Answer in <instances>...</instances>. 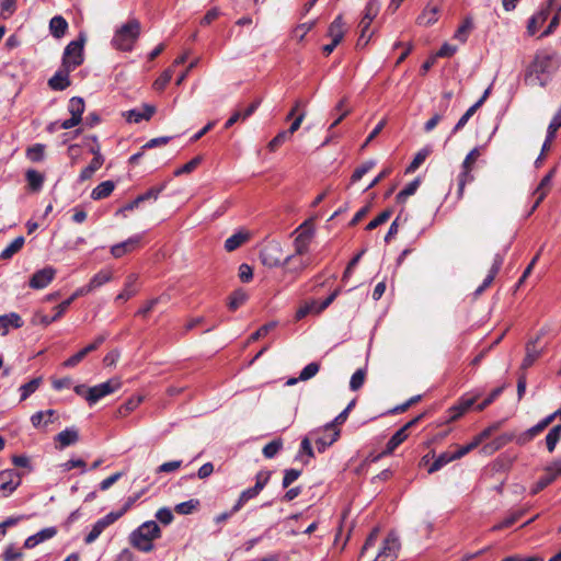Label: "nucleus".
<instances>
[{
  "label": "nucleus",
  "instance_id": "obj_63",
  "mask_svg": "<svg viewBox=\"0 0 561 561\" xmlns=\"http://www.w3.org/2000/svg\"><path fill=\"white\" fill-rule=\"evenodd\" d=\"M290 136L285 131H279L267 145L270 151H276Z\"/></svg>",
  "mask_w": 561,
  "mask_h": 561
},
{
  "label": "nucleus",
  "instance_id": "obj_11",
  "mask_svg": "<svg viewBox=\"0 0 561 561\" xmlns=\"http://www.w3.org/2000/svg\"><path fill=\"white\" fill-rule=\"evenodd\" d=\"M56 270L51 266H46L33 274L30 279V287L34 289H43L54 279Z\"/></svg>",
  "mask_w": 561,
  "mask_h": 561
},
{
  "label": "nucleus",
  "instance_id": "obj_16",
  "mask_svg": "<svg viewBox=\"0 0 561 561\" xmlns=\"http://www.w3.org/2000/svg\"><path fill=\"white\" fill-rule=\"evenodd\" d=\"M490 90H491V88H488L484 91V93L482 94V96L473 105H471L467 110V112L459 118V121L457 122V124L455 125V127L453 129V134H456L458 130H460L465 127V125L468 123L470 117L473 116V114L478 111V108H480L482 106V104L485 102V100L488 99V96L490 94Z\"/></svg>",
  "mask_w": 561,
  "mask_h": 561
},
{
  "label": "nucleus",
  "instance_id": "obj_12",
  "mask_svg": "<svg viewBox=\"0 0 561 561\" xmlns=\"http://www.w3.org/2000/svg\"><path fill=\"white\" fill-rule=\"evenodd\" d=\"M440 12L439 1L431 0L417 16L416 23L422 26H430L437 22Z\"/></svg>",
  "mask_w": 561,
  "mask_h": 561
},
{
  "label": "nucleus",
  "instance_id": "obj_3",
  "mask_svg": "<svg viewBox=\"0 0 561 561\" xmlns=\"http://www.w3.org/2000/svg\"><path fill=\"white\" fill-rule=\"evenodd\" d=\"M140 34V23L137 20H130L116 31L112 45L119 50H130Z\"/></svg>",
  "mask_w": 561,
  "mask_h": 561
},
{
  "label": "nucleus",
  "instance_id": "obj_29",
  "mask_svg": "<svg viewBox=\"0 0 561 561\" xmlns=\"http://www.w3.org/2000/svg\"><path fill=\"white\" fill-rule=\"evenodd\" d=\"M49 30L54 37L60 38L66 34L68 23L61 15H56L49 22Z\"/></svg>",
  "mask_w": 561,
  "mask_h": 561
},
{
  "label": "nucleus",
  "instance_id": "obj_51",
  "mask_svg": "<svg viewBox=\"0 0 561 561\" xmlns=\"http://www.w3.org/2000/svg\"><path fill=\"white\" fill-rule=\"evenodd\" d=\"M366 379V370L363 368L357 369L351 377L350 388L353 391L360 389Z\"/></svg>",
  "mask_w": 561,
  "mask_h": 561
},
{
  "label": "nucleus",
  "instance_id": "obj_48",
  "mask_svg": "<svg viewBox=\"0 0 561 561\" xmlns=\"http://www.w3.org/2000/svg\"><path fill=\"white\" fill-rule=\"evenodd\" d=\"M419 186H420L419 179H415L412 182H410L402 191L399 192V194L396 197L397 202L404 203L409 196L413 195L416 192Z\"/></svg>",
  "mask_w": 561,
  "mask_h": 561
},
{
  "label": "nucleus",
  "instance_id": "obj_55",
  "mask_svg": "<svg viewBox=\"0 0 561 561\" xmlns=\"http://www.w3.org/2000/svg\"><path fill=\"white\" fill-rule=\"evenodd\" d=\"M277 325V322L272 321L268 323L263 324L259 330H256L254 333H252L249 337L250 342L257 341L259 339L267 335L272 330H274Z\"/></svg>",
  "mask_w": 561,
  "mask_h": 561
},
{
  "label": "nucleus",
  "instance_id": "obj_43",
  "mask_svg": "<svg viewBox=\"0 0 561 561\" xmlns=\"http://www.w3.org/2000/svg\"><path fill=\"white\" fill-rule=\"evenodd\" d=\"M112 279V273L110 271L102 270L96 273L89 282L90 288L93 290L101 287Z\"/></svg>",
  "mask_w": 561,
  "mask_h": 561
},
{
  "label": "nucleus",
  "instance_id": "obj_10",
  "mask_svg": "<svg viewBox=\"0 0 561 561\" xmlns=\"http://www.w3.org/2000/svg\"><path fill=\"white\" fill-rule=\"evenodd\" d=\"M141 240H142L141 234H135L121 243L114 244L111 248V254L115 259H119V257L124 256L125 254L130 253V252L135 251L136 249H138L140 247Z\"/></svg>",
  "mask_w": 561,
  "mask_h": 561
},
{
  "label": "nucleus",
  "instance_id": "obj_19",
  "mask_svg": "<svg viewBox=\"0 0 561 561\" xmlns=\"http://www.w3.org/2000/svg\"><path fill=\"white\" fill-rule=\"evenodd\" d=\"M380 9V3L378 0H368L364 16L359 22L360 28H364V31H367L374 21V19L378 15Z\"/></svg>",
  "mask_w": 561,
  "mask_h": 561
},
{
  "label": "nucleus",
  "instance_id": "obj_20",
  "mask_svg": "<svg viewBox=\"0 0 561 561\" xmlns=\"http://www.w3.org/2000/svg\"><path fill=\"white\" fill-rule=\"evenodd\" d=\"M66 68L57 71L49 80L48 85L55 91H64L70 85L69 73Z\"/></svg>",
  "mask_w": 561,
  "mask_h": 561
},
{
  "label": "nucleus",
  "instance_id": "obj_21",
  "mask_svg": "<svg viewBox=\"0 0 561 561\" xmlns=\"http://www.w3.org/2000/svg\"><path fill=\"white\" fill-rule=\"evenodd\" d=\"M345 31V22L343 20V16L340 14L330 24L328 28V36L332 38V42H334V44H340L344 37Z\"/></svg>",
  "mask_w": 561,
  "mask_h": 561
},
{
  "label": "nucleus",
  "instance_id": "obj_62",
  "mask_svg": "<svg viewBox=\"0 0 561 561\" xmlns=\"http://www.w3.org/2000/svg\"><path fill=\"white\" fill-rule=\"evenodd\" d=\"M561 127V108L558 111V113L553 116L552 121L550 122L548 126V140H553L556 137L557 130Z\"/></svg>",
  "mask_w": 561,
  "mask_h": 561
},
{
  "label": "nucleus",
  "instance_id": "obj_25",
  "mask_svg": "<svg viewBox=\"0 0 561 561\" xmlns=\"http://www.w3.org/2000/svg\"><path fill=\"white\" fill-rule=\"evenodd\" d=\"M325 432L328 433V435L318 436L317 434L313 436V440L319 453H323L327 449V447L331 446L334 442H336L340 436V430Z\"/></svg>",
  "mask_w": 561,
  "mask_h": 561
},
{
  "label": "nucleus",
  "instance_id": "obj_58",
  "mask_svg": "<svg viewBox=\"0 0 561 561\" xmlns=\"http://www.w3.org/2000/svg\"><path fill=\"white\" fill-rule=\"evenodd\" d=\"M320 369V365L316 362L308 364L299 375V380L306 381L314 377Z\"/></svg>",
  "mask_w": 561,
  "mask_h": 561
},
{
  "label": "nucleus",
  "instance_id": "obj_7",
  "mask_svg": "<svg viewBox=\"0 0 561 561\" xmlns=\"http://www.w3.org/2000/svg\"><path fill=\"white\" fill-rule=\"evenodd\" d=\"M121 386L122 382L118 378H112L103 383L89 388L88 403L90 405L96 403L100 399L118 390Z\"/></svg>",
  "mask_w": 561,
  "mask_h": 561
},
{
  "label": "nucleus",
  "instance_id": "obj_46",
  "mask_svg": "<svg viewBox=\"0 0 561 561\" xmlns=\"http://www.w3.org/2000/svg\"><path fill=\"white\" fill-rule=\"evenodd\" d=\"M107 527L102 518H100L93 526L91 531L84 538V542L87 545H90L94 542L99 536L104 531V529Z\"/></svg>",
  "mask_w": 561,
  "mask_h": 561
},
{
  "label": "nucleus",
  "instance_id": "obj_54",
  "mask_svg": "<svg viewBox=\"0 0 561 561\" xmlns=\"http://www.w3.org/2000/svg\"><path fill=\"white\" fill-rule=\"evenodd\" d=\"M201 162H202V157L197 156V157L193 158L192 160H190L188 162H186L185 164H183L178 170H175L174 175L179 176L182 174L191 173L201 164Z\"/></svg>",
  "mask_w": 561,
  "mask_h": 561
},
{
  "label": "nucleus",
  "instance_id": "obj_15",
  "mask_svg": "<svg viewBox=\"0 0 561 561\" xmlns=\"http://www.w3.org/2000/svg\"><path fill=\"white\" fill-rule=\"evenodd\" d=\"M56 534H57L56 527L44 528V529L39 530L38 533L27 537L26 540L24 541V548L33 549L37 545H39L48 539H51L53 537L56 536Z\"/></svg>",
  "mask_w": 561,
  "mask_h": 561
},
{
  "label": "nucleus",
  "instance_id": "obj_37",
  "mask_svg": "<svg viewBox=\"0 0 561 561\" xmlns=\"http://www.w3.org/2000/svg\"><path fill=\"white\" fill-rule=\"evenodd\" d=\"M472 28H473L472 19L466 18L463 20L462 24L456 30V32L454 34V38L461 43H466L468 39L469 33L471 32Z\"/></svg>",
  "mask_w": 561,
  "mask_h": 561
},
{
  "label": "nucleus",
  "instance_id": "obj_28",
  "mask_svg": "<svg viewBox=\"0 0 561 561\" xmlns=\"http://www.w3.org/2000/svg\"><path fill=\"white\" fill-rule=\"evenodd\" d=\"M103 162L104 158L102 157V154H96V157H93L89 165L81 171L79 175V181L84 182L91 179L94 172L102 167Z\"/></svg>",
  "mask_w": 561,
  "mask_h": 561
},
{
  "label": "nucleus",
  "instance_id": "obj_33",
  "mask_svg": "<svg viewBox=\"0 0 561 561\" xmlns=\"http://www.w3.org/2000/svg\"><path fill=\"white\" fill-rule=\"evenodd\" d=\"M24 237L20 236L15 238L1 253L0 259L1 260H9L11 259L15 253H18L24 245Z\"/></svg>",
  "mask_w": 561,
  "mask_h": 561
},
{
  "label": "nucleus",
  "instance_id": "obj_2",
  "mask_svg": "<svg viewBox=\"0 0 561 561\" xmlns=\"http://www.w3.org/2000/svg\"><path fill=\"white\" fill-rule=\"evenodd\" d=\"M161 537V529L154 520L145 522L129 535L130 545L139 551L150 552L153 540Z\"/></svg>",
  "mask_w": 561,
  "mask_h": 561
},
{
  "label": "nucleus",
  "instance_id": "obj_39",
  "mask_svg": "<svg viewBox=\"0 0 561 561\" xmlns=\"http://www.w3.org/2000/svg\"><path fill=\"white\" fill-rule=\"evenodd\" d=\"M525 510H519L516 512H513L510 516H507L505 519H503L501 523L494 525L492 527L493 531L502 530L504 528H508L513 526L522 516H524Z\"/></svg>",
  "mask_w": 561,
  "mask_h": 561
},
{
  "label": "nucleus",
  "instance_id": "obj_35",
  "mask_svg": "<svg viewBox=\"0 0 561 561\" xmlns=\"http://www.w3.org/2000/svg\"><path fill=\"white\" fill-rule=\"evenodd\" d=\"M56 414V411L55 410H46V411H39V412H36L34 413L32 416H31V422H32V425L34 427H39L42 424H43V420L44 421V425H47L49 423H53V416Z\"/></svg>",
  "mask_w": 561,
  "mask_h": 561
},
{
  "label": "nucleus",
  "instance_id": "obj_38",
  "mask_svg": "<svg viewBox=\"0 0 561 561\" xmlns=\"http://www.w3.org/2000/svg\"><path fill=\"white\" fill-rule=\"evenodd\" d=\"M561 438V424L553 426L546 436V446L549 453H553Z\"/></svg>",
  "mask_w": 561,
  "mask_h": 561
},
{
  "label": "nucleus",
  "instance_id": "obj_9",
  "mask_svg": "<svg viewBox=\"0 0 561 561\" xmlns=\"http://www.w3.org/2000/svg\"><path fill=\"white\" fill-rule=\"evenodd\" d=\"M21 483V476L15 470L0 472V492L3 496L11 494Z\"/></svg>",
  "mask_w": 561,
  "mask_h": 561
},
{
  "label": "nucleus",
  "instance_id": "obj_36",
  "mask_svg": "<svg viewBox=\"0 0 561 561\" xmlns=\"http://www.w3.org/2000/svg\"><path fill=\"white\" fill-rule=\"evenodd\" d=\"M456 456L454 453H450V451H445L443 454H440L435 460L434 462L431 465V467L428 468V472L430 473H433V472H436L438 471L439 469H442L444 466H446L447 463H449L450 461L453 460H456Z\"/></svg>",
  "mask_w": 561,
  "mask_h": 561
},
{
  "label": "nucleus",
  "instance_id": "obj_60",
  "mask_svg": "<svg viewBox=\"0 0 561 561\" xmlns=\"http://www.w3.org/2000/svg\"><path fill=\"white\" fill-rule=\"evenodd\" d=\"M392 211L390 209H386L381 211L376 218H374L369 224L366 226L367 230H374L380 225L385 224L389 220Z\"/></svg>",
  "mask_w": 561,
  "mask_h": 561
},
{
  "label": "nucleus",
  "instance_id": "obj_14",
  "mask_svg": "<svg viewBox=\"0 0 561 561\" xmlns=\"http://www.w3.org/2000/svg\"><path fill=\"white\" fill-rule=\"evenodd\" d=\"M400 549L399 537L394 531H390L383 541V547L381 551L378 553L376 559H380L381 557H391L397 558V552Z\"/></svg>",
  "mask_w": 561,
  "mask_h": 561
},
{
  "label": "nucleus",
  "instance_id": "obj_24",
  "mask_svg": "<svg viewBox=\"0 0 561 561\" xmlns=\"http://www.w3.org/2000/svg\"><path fill=\"white\" fill-rule=\"evenodd\" d=\"M550 13V5L547 4L546 8L541 9L538 13L533 15L527 25V31L529 35H534L538 28L546 22Z\"/></svg>",
  "mask_w": 561,
  "mask_h": 561
},
{
  "label": "nucleus",
  "instance_id": "obj_41",
  "mask_svg": "<svg viewBox=\"0 0 561 561\" xmlns=\"http://www.w3.org/2000/svg\"><path fill=\"white\" fill-rule=\"evenodd\" d=\"M540 356V351H538L535 346V342H529L526 346V355L524 357L522 367L524 369L530 367L536 359Z\"/></svg>",
  "mask_w": 561,
  "mask_h": 561
},
{
  "label": "nucleus",
  "instance_id": "obj_59",
  "mask_svg": "<svg viewBox=\"0 0 561 561\" xmlns=\"http://www.w3.org/2000/svg\"><path fill=\"white\" fill-rule=\"evenodd\" d=\"M198 504L199 502L197 500H190L175 505L174 511L178 514L187 515L193 513V511L197 507Z\"/></svg>",
  "mask_w": 561,
  "mask_h": 561
},
{
  "label": "nucleus",
  "instance_id": "obj_47",
  "mask_svg": "<svg viewBox=\"0 0 561 561\" xmlns=\"http://www.w3.org/2000/svg\"><path fill=\"white\" fill-rule=\"evenodd\" d=\"M283 448V440L282 438H276L266 444L263 447V455L265 458L271 459L276 456V454Z\"/></svg>",
  "mask_w": 561,
  "mask_h": 561
},
{
  "label": "nucleus",
  "instance_id": "obj_13",
  "mask_svg": "<svg viewBox=\"0 0 561 561\" xmlns=\"http://www.w3.org/2000/svg\"><path fill=\"white\" fill-rule=\"evenodd\" d=\"M476 397H462L459 402L448 409L447 422H453L462 416L476 402Z\"/></svg>",
  "mask_w": 561,
  "mask_h": 561
},
{
  "label": "nucleus",
  "instance_id": "obj_40",
  "mask_svg": "<svg viewBox=\"0 0 561 561\" xmlns=\"http://www.w3.org/2000/svg\"><path fill=\"white\" fill-rule=\"evenodd\" d=\"M247 300L248 294L243 289H237L230 295L228 307L231 311H234Z\"/></svg>",
  "mask_w": 561,
  "mask_h": 561
},
{
  "label": "nucleus",
  "instance_id": "obj_8",
  "mask_svg": "<svg viewBox=\"0 0 561 561\" xmlns=\"http://www.w3.org/2000/svg\"><path fill=\"white\" fill-rule=\"evenodd\" d=\"M296 232H298L294 245L296 254H304L308 251L309 242L313 236V228L310 225V220H306L302 225H300Z\"/></svg>",
  "mask_w": 561,
  "mask_h": 561
},
{
  "label": "nucleus",
  "instance_id": "obj_53",
  "mask_svg": "<svg viewBox=\"0 0 561 561\" xmlns=\"http://www.w3.org/2000/svg\"><path fill=\"white\" fill-rule=\"evenodd\" d=\"M142 401L141 397H133L128 399L124 404L118 409V413L122 416H126L128 413L134 411Z\"/></svg>",
  "mask_w": 561,
  "mask_h": 561
},
{
  "label": "nucleus",
  "instance_id": "obj_42",
  "mask_svg": "<svg viewBox=\"0 0 561 561\" xmlns=\"http://www.w3.org/2000/svg\"><path fill=\"white\" fill-rule=\"evenodd\" d=\"M26 180L30 185V187L37 192L42 188L44 183V175L36 170H28L26 172Z\"/></svg>",
  "mask_w": 561,
  "mask_h": 561
},
{
  "label": "nucleus",
  "instance_id": "obj_4",
  "mask_svg": "<svg viewBox=\"0 0 561 561\" xmlns=\"http://www.w3.org/2000/svg\"><path fill=\"white\" fill-rule=\"evenodd\" d=\"M83 44L84 38L70 42L64 51L62 67L68 71H73L83 62Z\"/></svg>",
  "mask_w": 561,
  "mask_h": 561
},
{
  "label": "nucleus",
  "instance_id": "obj_56",
  "mask_svg": "<svg viewBox=\"0 0 561 561\" xmlns=\"http://www.w3.org/2000/svg\"><path fill=\"white\" fill-rule=\"evenodd\" d=\"M346 100L345 99H342L337 104L336 106L334 107V112H336L339 114V116L334 119V122L330 125L329 127V131H331L334 127H336L342 121L344 117H346L350 113V110H343L344 108V104H345Z\"/></svg>",
  "mask_w": 561,
  "mask_h": 561
},
{
  "label": "nucleus",
  "instance_id": "obj_61",
  "mask_svg": "<svg viewBox=\"0 0 561 561\" xmlns=\"http://www.w3.org/2000/svg\"><path fill=\"white\" fill-rule=\"evenodd\" d=\"M301 476V470L298 469H286L284 471V477L282 481V486L284 489L288 488L291 483H294Z\"/></svg>",
  "mask_w": 561,
  "mask_h": 561
},
{
  "label": "nucleus",
  "instance_id": "obj_27",
  "mask_svg": "<svg viewBox=\"0 0 561 561\" xmlns=\"http://www.w3.org/2000/svg\"><path fill=\"white\" fill-rule=\"evenodd\" d=\"M22 324V319L18 313L0 316V334L5 335L10 327L21 328Z\"/></svg>",
  "mask_w": 561,
  "mask_h": 561
},
{
  "label": "nucleus",
  "instance_id": "obj_49",
  "mask_svg": "<svg viewBox=\"0 0 561 561\" xmlns=\"http://www.w3.org/2000/svg\"><path fill=\"white\" fill-rule=\"evenodd\" d=\"M45 146L35 144L26 150V157L33 162H39L44 159Z\"/></svg>",
  "mask_w": 561,
  "mask_h": 561
},
{
  "label": "nucleus",
  "instance_id": "obj_44",
  "mask_svg": "<svg viewBox=\"0 0 561 561\" xmlns=\"http://www.w3.org/2000/svg\"><path fill=\"white\" fill-rule=\"evenodd\" d=\"M41 382H42V378H34V379L30 380L28 382L22 385L20 387L21 401L26 400L32 393H34L38 389Z\"/></svg>",
  "mask_w": 561,
  "mask_h": 561
},
{
  "label": "nucleus",
  "instance_id": "obj_5",
  "mask_svg": "<svg viewBox=\"0 0 561 561\" xmlns=\"http://www.w3.org/2000/svg\"><path fill=\"white\" fill-rule=\"evenodd\" d=\"M282 252H283V249H282L280 243L270 242L260 251L261 263L268 268L277 267V266H280L282 264H284V265L288 264L294 256L293 255L287 256L285 259L284 263H282V260H280Z\"/></svg>",
  "mask_w": 561,
  "mask_h": 561
},
{
  "label": "nucleus",
  "instance_id": "obj_23",
  "mask_svg": "<svg viewBox=\"0 0 561 561\" xmlns=\"http://www.w3.org/2000/svg\"><path fill=\"white\" fill-rule=\"evenodd\" d=\"M250 240V233L245 230H239L225 241V250L232 252Z\"/></svg>",
  "mask_w": 561,
  "mask_h": 561
},
{
  "label": "nucleus",
  "instance_id": "obj_34",
  "mask_svg": "<svg viewBox=\"0 0 561 561\" xmlns=\"http://www.w3.org/2000/svg\"><path fill=\"white\" fill-rule=\"evenodd\" d=\"M259 494L260 491L254 486L242 491L236 504L232 506V512H239L248 501L256 497Z\"/></svg>",
  "mask_w": 561,
  "mask_h": 561
},
{
  "label": "nucleus",
  "instance_id": "obj_1",
  "mask_svg": "<svg viewBox=\"0 0 561 561\" xmlns=\"http://www.w3.org/2000/svg\"><path fill=\"white\" fill-rule=\"evenodd\" d=\"M560 64L561 57L556 51L547 49L538 51L527 69L526 82L531 85L545 87Z\"/></svg>",
  "mask_w": 561,
  "mask_h": 561
},
{
  "label": "nucleus",
  "instance_id": "obj_31",
  "mask_svg": "<svg viewBox=\"0 0 561 561\" xmlns=\"http://www.w3.org/2000/svg\"><path fill=\"white\" fill-rule=\"evenodd\" d=\"M79 439L78 431L75 428H66L56 436V440L59 442L60 448L73 445Z\"/></svg>",
  "mask_w": 561,
  "mask_h": 561
},
{
  "label": "nucleus",
  "instance_id": "obj_22",
  "mask_svg": "<svg viewBox=\"0 0 561 561\" xmlns=\"http://www.w3.org/2000/svg\"><path fill=\"white\" fill-rule=\"evenodd\" d=\"M556 170L552 169L548 174L543 176L540 181L538 187L535 191V195H537V199L533 206V210L539 206V204L543 201L546 195L548 194L551 185L552 178L554 175Z\"/></svg>",
  "mask_w": 561,
  "mask_h": 561
},
{
  "label": "nucleus",
  "instance_id": "obj_32",
  "mask_svg": "<svg viewBox=\"0 0 561 561\" xmlns=\"http://www.w3.org/2000/svg\"><path fill=\"white\" fill-rule=\"evenodd\" d=\"M84 101L80 96H73L69 100L68 111L71 114V117L82 121V114L84 112Z\"/></svg>",
  "mask_w": 561,
  "mask_h": 561
},
{
  "label": "nucleus",
  "instance_id": "obj_17",
  "mask_svg": "<svg viewBox=\"0 0 561 561\" xmlns=\"http://www.w3.org/2000/svg\"><path fill=\"white\" fill-rule=\"evenodd\" d=\"M154 113L156 107L153 105L145 104L141 110H129L124 114V116L126 117V121L129 123H139L142 119L149 121Z\"/></svg>",
  "mask_w": 561,
  "mask_h": 561
},
{
  "label": "nucleus",
  "instance_id": "obj_30",
  "mask_svg": "<svg viewBox=\"0 0 561 561\" xmlns=\"http://www.w3.org/2000/svg\"><path fill=\"white\" fill-rule=\"evenodd\" d=\"M114 188L115 184L113 181H104L93 188L91 193V198L94 201L106 198L107 196L111 195Z\"/></svg>",
  "mask_w": 561,
  "mask_h": 561
},
{
  "label": "nucleus",
  "instance_id": "obj_18",
  "mask_svg": "<svg viewBox=\"0 0 561 561\" xmlns=\"http://www.w3.org/2000/svg\"><path fill=\"white\" fill-rule=\"evenodd\" d=\"M320 430L310 432L309 435L305 436L301 439L299 451L296 456V460H301L305 465L309 462V458L314 456L313 449L311 446V440L313 436L319 434Z\"/></svg>",
  "mask_w": 561,
  "mask_h": 561
},
{
  "label": "nucleus",
  "instance_id": "obj_6",
  "mask_svg": "<svg viewBox=\"0 0 561 561\" xmlns=\"http://www.w3.org/2000/svg\"><path fill=\"white\" fill-rule=\"evenodd\" d=\"M421 419H422V415H419V416L414 417L413 420H411L410 422H408L400 430H398L391 436V438L388 440L385 450L381 454H379L378 456H376L374 458V460H378L379 458H381L383 456H388V455L392 454L408 438L407 431L410 427H412L413 425H415Z\"/></svg>",
  "mask_w": 561,
  "mask_h": 561
},
{
  "label": "nucleus",
  "instance_id": "obj_50",
  "mask_svg": "<svg viewBox=\"0 0 561 561\" xmlns=\"http://www.w3.org/2000/svg\"><path fill=\"white\" fill-rule=\"evenodd\" d=\"M546 473L534 484V486L530 490L531 494H537L543 489H546L548 485H550L553 481H556L554 477L549 472L545 471Z\"/></svg>",
  "mask_w": 561,
  "mask_h": 561
},
{
  "label": "nucleus",
  "instance_id": "obj_26",
  "mask_svg": "<svg viewBox=\"0 0 561 561\" xmlns=\"http://www.w3.org/2000/svg\"><path fill=\"white\" fill-rule=\"evenodd\" d=\"M137 275L130 274L127 276L124 289L116 296L115 301H127L131 297H134L137 293L136 282Z\"/></svg>",
  "mask_w": 561,
  "mask_h": 561
},
{
  "label": "nucleus",
  "instance_id": "obj_45",
  "mask_svg": "<svg viewBox=\"0 0 561 561\" xmlns=\"http://www.w3.org/2000/svg\"><path fill=\"white\" fill-rule=\"evenodd\" d=\"M431 151L432 150L427 147L421 149L407 168V172L410 173L416 171L420 168V165L425 161V159L430 156Z\"/></svg>",
  "mask_w": 561,
  "mask_h": 561
},
{
  "label": "nucleus",
  "instance_id": "obj_52",
  "mask_svg": "<svg viewBox=\"0 0 561 561\" xmlns=\"http://www.w3.org/2000/svg\"><path fill=\"white\" fill-rule=\"evenodd\" d=\"M375 164L376 162L374 160H368L356 168L351 178L352 182L355 183L359 181L368 171L375 167Z\"/></svg>",
  "mask_w": 561,
  "mask_h": 561
},
{
  "label": "nucleus",
  "instance_id": "obj_57",
  "mask_svg": "<svg viewBox=\"0 0 561 561\" xmlns=\"http://www.w3.org/2000/svg\"><path fill=\"white\" fill-rule=\"evenodd\" d=\"M172 76H173V70L172 68H168L167 70H164L161 76L153 82V88L157 90V91H161L163 90L168 83L171 81L172 79Z\"/></svg>",
  "mask_w": 561,
  "mask_h": 561
},
{
  "label": "nucleus",
  "instance_id": "obj_64",
  "mask_svg": "<svg viewBox=\"0 0 561 561\" xmlns=\"http://www.w3.org/2000/svg\"><path fill=\"white\" fill-rule=\"evenodd\" d=\"M1 14L4 19L12 15L16 10V0H1L0 1Z\"/></svg>",
  "mask_w": 561,
  "mask_h": 561
}]
</instances>
